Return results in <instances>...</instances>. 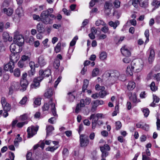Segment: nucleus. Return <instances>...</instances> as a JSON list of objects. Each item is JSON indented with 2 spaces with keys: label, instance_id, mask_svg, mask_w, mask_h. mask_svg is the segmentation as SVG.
Returning a JSON list of instances; mask_svg holds the SVG:
<instances>
[{
  "label": "nucleus",
  "instance_id": "a18cd8bd",
  "mask_svg": "<svg viewBox=\"0 0 160 160\" xmlns=\"http://www.w3.org/2000/svg\"><path fill=\"white\" fill-rule=\"evenodd\" d=\"M22 140V138H16L14 141V144L16 146H18L19 142H21Z\"/></svg>",
  "mask_w": 160,
  "mask_h": 160
},
{
  "label": "nucleus",
  "instance_id": "13d9d810",
  "mask_svg": "<svg viewBox=\"0 0 160 160\" xmlns=\"http://www.w3.org/2000/svg\"><path fill=\"white\" fill-rule=\"evenodd\" d=\"M131 99L133 102H135L137 101V96L135 93H133L131 95Z\"/></svg>",
  "mask_w": 160,
  "mask_h": 160
},
{
  "label": "nucleus",
  "instance_id": "39448f33",
  "mask_svg": "<svg viewBox=\"0 0 160 160\" xmlns=\"http://www.w3.org/2000/svg\"><path fill=\"white\" fill-rule=\"evenodd\" d=\"M38 128L39 127L38 126L36 127L33 126H31L28 127L27 129L28 138H30L36 135L38 130Z\"/></svg>",
  "mask_w": 160,
  "mask_h": 160
},
{
  "label": "nucleus",
  "instance_id": "dca6fc26",
  "mask_svg": "<svg viewBox=\"0 0 160 160\" xmlns=\"http://www.w3.org/2000/svg\"><path fill=\"white\" fill-rule=\"evenodd\" d=\"M37 29L39 33H43L45 31V26L42 23H39L37 24Z\"/></svg>",
  "mask_w": 160,
  "mask_h": 160
},
{
  "label": "nucleus",
  "instance_id": "e433bc0d",
  "mask_svg": "<svg viewBox=\"0 0 160 160\" xmlns=\"http://www.w3.org/2000/svg\"><path fill=\"white\" fill-rule=\"evenodd\" d=\"M99 72V70L98 68H96L93 69L92 72V75L93 77L96 76Z\"/></svg>",
  "mask_w": 160,
  "mask_h": 160
},
{
  "label": "nucleus",
  "instance_id": "3c124183",
  "mask_svg": "<svg viewBox=\"0 0 160 160\" xmlns=\"http://www.w3.org/2000/svg\"><path fill=\"white\" fill-rule=\"evenodd\" d=\"M142 112L145 117H147L148 116L149 113V111L148 109L146 108L143 109Z\"/></svg>",
  "mask_w": 160,
  "mask_h": 160
},
{
  "label": "nucleus",
  "instance_id": "aec40b11",
  "mask_svg": "<svg viewBox=\"0 0 160 160\" xmlns=\"http://www.w3.org/2000/svg\"><path fill=\"white\" fill-rule=\"evenodd\" d=\"M105 88L102 86L101 89V91L99 93V95L101 98H104L106 95L108 94V93L106 91L104 90Z\"/></svg>",
  "mask_w": 160,
  "mask_h": 160
},
{
  "label": "nucleus",
  "instance_id": "f3484780",
  "mask_svg": "<svg viewBox=\"0 0 160 160\" xmlns=\"http://www.w3.org/2000/svg\"><path fill=\"white\" fill-rule=\"evenodd\" d=\"M3 38L5 42L9 41L11 42L12 40V37L9 36V34L7 32H5L2 34Z\"/></svg>",
  "mask_w": 160,
  "mask_h": 160
},
{
  "label": "nucleus",
  "instance_id": "473e14b6",
  "mask_svg": "<svg viewBox=\"0 0 160 160\" xmlns=\"http://www.w3.org/2000/svg\"><path fill=\"white\" fill-rule=\"evenodd\" d=\"M2 107L4 111H9L11 109V105L8 103H6L3 106H2Z\"/></svg>",
  "mask_w": 160,
  "mask_h": 160
},
{
  "label": "nucleus",
  "instance_id": "58836bf2",
  "mask_svg": "<svg viewBox=\"0 0 160 160\" xmlns=\"http://www.w3.org/2000/svg\"><path fill=\"white\" fill-rule=\"evenodd\" d=\"M107 57V54L105 52H102L100 55L99 58L101 60L105 59Z\"/></svg>",
  "mask_w": 160,
  "mask_h": 160
},
{
  "label": "nucleus",
  "instance_id": "c85d7f7f",
  "mask_svg": "<svg viewBox=\"0 0 160 160\" xmlns=\"http://www.w3.org/2000/svg\"><path fill=\"white\" fill-rule=\"evenodd\" d=\"M92 107L91 108V111L94 112L96 109L99 106L98 100H96L93 101L91 103Z\"/></svg>",
  "mask_w": 160,
  "mask_h": 160
},
{
  "label": "nucleus",
  "instance_id": "49530a36",
  "mask_svg": "<svg viewBox=\"0 0 160 160\" xmlns=\"http://www.w3.org/2000/svg\"><path fill=\"white\" fill-rule=\"evenodd\" d=\"M61 44L60 42H58L55 47L54 50L56 53L59 52L61 50Z\"/></svg>",
  "mask_w": 160,
  "mask_h": 160
},
{
  "label": "nucleus",
  "instance_id": "0eeeda50",
  "mask_svg": "<svg viewBox=\"0 0 160 160\" xmlns=\"http://www.w3.org/2000/svg\"><path fill=\"white\" fill-rule=\"evenodd\" d=\"M19 45L15 43H12L10 46V49L12 53H18L22 51L21 47Z\"/></svg>",
  "mask_w": 160,
  "mask_h": 160
},
{
  "label": "nucleus",
  "instance_id": "ddd939ff",
  "mask_svg": "<svg viewBox=\"0 0 160 160\" xmlns=\"http://www.w3.org/2000/svg\"><path fill=\"white\" fill-rule=\"evenodd\" d=\"M51 71L50 69H48L43 71L42 70H40L39 71V76H42L43 78L44 77H48L51 74Z\"/></svg>",
  "mask_w": 160,
  "mask_h": 160
},
{
  "label": "nucleus",
  "instance_id": "de8ad7c7",
  "mask_svg": "<svg viewBox=\"0 0 160 160\" xmlns=\"http://www.w3.org/2000/svg\"><path fill=\"white\" fill-rule=\"evenodd\" d=\"M78 39V36H75L72 40V41L70 43V46H74L75 44L76 41Z\"/></svg>",
  "mask_w": 160,
  "mask_h": 160
},
{
  "label": "nucleus",
  "instance_id": "f03ea898",
  "mask_svg": "<svg viewBox=\"0 0 160 160\" xmlns=\"http://www.w3.org/2000/svg\"><path fill=\"white\" fill-rule=\"evenodd\" d=\"M143 67V65L142 63L133 61L131 62L130 66H128L127 67L126 72L128 74L131 76L133 74L132 71L134 69L136 72H139L142 70Z\"/></svg>",
  "mask_w": 160,
  "mask_h": 160
},
{
  "label": "nucleus",
  "instance_id": "052dcab7",
  "mask_svg": "<svg viewBox=\"0 0 160 160\" xmlns=\"http://www.w3.org/2000/svg\"><path fill=\"white\" fill-rule=\"evenodd\" d=\"M34 103L36 105H40L41 104V98H36L34 101Z\"/></svg>",
  "mask_w": 160,
  "mask_h": 160
},
{
  "label": "nucleus",
  "instance_id": "7ed1b4c3",
  "mask_svg": "<svg viewBox=\"0 0 160 160\" xmlns=\"http://www.w3.org/2000/svg\"><path fill=\"white\" fill-rule=\"evenodd\" d=\"M104 75L106 77L108 78V80L111 82L112 84L119 79V73L118 71H114L106 72Z\"/></svg>",
  "mask_w": 160,
  "mask_h": 160
},
{
  "label": "nucleus",
  "instance_id": "9b49d317",
  "mask_svg": "<svg viewBox=\"0 0 160 160\" xmlns=\"http://www.w3.org/2000/svg\"><path fill=\"white\" fill-rule=\"evenodd\" d=\"M1 12L8 17L12 16L13 12V10L11 8H4L1 9Z\"/></svg>",
  "mask_w": 160,
  "mask_h": 160
},
{
  "label": "nucleus",
  "instance_id": "0e129e2a",
  "mask_svg": "<svg viewBox=\"0 0 160 160\" xmlns=\"http://www.w3.org/2000/svg\"><path fill=\"white\" fill-rule=\"evenodd\" d=\"M78 104L80 106V107H84L85 105L84 100L83 99L81 100L80 103Z\"/></svg>",
  "mask_w": 160,
  "mask_h": 160
},
{
  "label": "nucleus",
  "instance_id": "f8f14e48",
  "mask_svg": "<svg viewBox=\"0 0 160 160\" xmlns=\"http://www.w3.org/2000/svg\"><path fill=\"white\" fill-rule=\"evenodd\" d=\"M14 68V64L13 62H9L5 65L4 69L6 71H9L10 73L13 72V69Z\"/></svg>",
  "mask_w": 160,
  "mask_h": 160
},
{
  "label": "nucleus",
  "instance_id": "a878e982",
  "mask_svg": "<svg viewBox=\"0 0 160 160\" xmlns=\"http://www.w3.org/2000/svg\"><path fill=\"white\" fill-rule=\"evenodd\" d=\"M135 86V83L134 82L130 81L129 82L127 87L128 90H132L134 88Z\"/></svg>",
  "mask_w": 160,
  "mask_h": 160
},
{
  "label": "nucleus",
  "instance_id": "79ce46f5",
  "mask_svg": "<svg viewBox=\"0 0 160 160\" xmlns=\"http://www.w3.org/2000/svg\"><path fill=\"white\" fill-rule=\"evenodd\" d=\"M58 148V146H53L50 147H48L46 148V150L47 151H50L51 152H53L55 150L57 149Z\"/></svg>",
  "mask_w": 160,
  "mask_h": 160
},
{
  "label": "nucleus",
  "instance_id": "72a5a7b5",
  "mask_svg": "<svg viewBox=\"0 0 160 160\" xmlns=\"http://www.w3.org/2000/svg\"><path fill=\"white\" fill-rule=\"evenodd\" d=\"M89 84V81L87 79H85L83 82V85L82 87V91L84 92L87 89Z\"/></svg>",
  "mask_w": 160,
  "mask_h": 160
},
{
  "label": "nucleus",
  "instance_id": "c9c22d12",
  "mask_svg": "<svg viewBox=\"0 0 160 160\" xmlns=\"http://www.w3.org/2000/svg\"><path fill=\"white\" fill-rule=\"evenodd\" d=\"M13 75L15 77H18L20 75V70L18 68H16L13 71Z\"/></svg>",
  "mask_w": 160,
  "mask_h": 160
},
{
  "label": "nucleus",
  "instance_id": "603ef678",
  "mask_svg": "<svg viewBox=\"0 0 160 160\" xmlns=\"http://www.w3.org/2000/svg\"><path fill=\"white\" fill-rule=\"evenodd\" d=\"M116 129L117 130L119 129L122 127V124L120 121H118L115 123Z\"/></svg>",
  "mask_w": 160,
  "mask_h": 160
},
{
  "label": "nucleus",
  "instance_id": "393cba45",
  "mask_svg": "<svg viewBox=\"0 0 160 160\" xmlns=\"http://www.w3.org/2000/svg\"><path fill=\"white\" fill-rule=\"evenodd\" d=\"M11 86L13 88L15 91H17L20 88L19 83L18 82H13Z\"/></svg>",
  "mask_w": 160,
  "mask_h": 160
},
{
  "label": "nucleus",
  "instance_id": "6ab92c4d",
  "mask_svg": "<svg viewBox=\"0 0 160 160\" xmlns=\"http://www.w3.org/2000/svg\"><path fill=\"white\" fill-rule=\"evenodd\" d=\"M155 52L153 49H152L150 51V55L148 58V62L151 63L153 61L154 58Z\"/></svg>",
  "mask_w": 160,
  "mask_h": 160
},
{
  "label": "nucleus",
  "instance_id": "5fc2aeb1",
  "mask_svg": "<svg viewBox=\"0 0 160 160\" xmlns=\"http://www.w3.org/2000/svg\"><path fill=\"white\" fill-rule=\"evenodd\" d=\"M27 122H18L16 126L18 128H21L24 125L27 124Z\"/></svg>",
  "mask_w": 160,
  "mask_h": 160
},
{
  "label": "nucleus",
  "instance_id": "7c9ffc66",
  "mask_svg": "<svg viewBox=\"0 0 160 160\" xmlns=\"http://www.w3.org/2000/svg\"><path fill=\"white\" fill-rule=\"evenodd\" d=\"M153 102L151 104V106L152 107H155V103H158L159 101V98L156 95H153Z\"/></svg>",
  "mask_w": 160,
  "mask_h": 160
},
{
  "label": "nucleus",
  "instance_id": "864d4df0",
  "mask_svg": "<svg viewBox=\"0 0 160 160\" xmlns=\"http://www.w3.org/2000/svg\"><path fill=\"white\" fill-rule=\"evenodd\" d=\"M139 0H133L132 2V4L136 8H137L138 7V3H139Z\"/></svg>",
  "mask_w": 160,
  "mask_h": 160
},
{
  "label": "nucleus",
  "instance_id": "4d7b16f0",
  "mask_svg": "<svg viewBox=\"0 0 160 160\" xmlns=\"http://www.w3.org/2000/svg\"><path fill=\"white\" fill-rule=\"evenodd\" d=\"M125 57L123 58L122 61L123 62L125 63H128L131 61V59L128 57Z\"/></svg>",
  "mask_w": 160,
  "mask_h": 160
},
{
  "label": "nucleus",
  "instance_id": "a19ab883",
  "mask_svg": "<svg viewBox=\"0 0 160 160\" xmlns=\"http://www.w3.org/2000/svg\"><path fill=\"white\" fill-rule=\"evenodd\" d=\"M103 149V150L106 151H109L110 150V148L108 144H106L104 145L103 146H101L100 147V149Z\"/></svg>",
  "mask_w": 160,
  "mask_h": 160
},
{
  "label": "nucleus",
  "instance_id": "c756f323",
  "mask_svg": "<svg viewBox=\"0 0 160 160\" xmlns=\"http://www.w3.org/2000/svg\"><path fill=\"white\" fill-rule=\"evenodd\" d=\"M152 5L154 7V9L158 8L160 6V0L158 1L157 0H153Z\"/></svg>",
  "mask_w": 160,
  "mask_h": 160
},
{
  "label": "nucleus",
  "instance_id": "2eb2a0df",
  "mask_svg": "<svg viewBox=\"0 0 160 160\" xmlns=\"http://www.w3.org/2000/svg\"><path fill=\"white\" fill-rule=\"evenodd\" d=\"M121 51L122 54L125 56L129 57L131 55L130 52L127 48L125 46L121 48Z\"/></svg>",
  "mask_w": 160,
  "mask_h": 160
},
{
  "label": "nucleus",
  "instance_id": "b1692460",
  "mask_svg": "<svg viewBox=\"0 0 160 160\" xmlns=\"http://www.w3.org/2000/svg\"><path fill=\"white\" fill-rule=\"evenodd\" d=\"M53 92L52 88H49L48 89L44 94V96L45 97L49 98L52 96Z\"/></svg>",
  "mask_w": 160,
  "mask_h": 160
},
{
  "label": "nucleus",
  "instance_id": "1a4fd4ad",
  "mask_svg": "<svg viewBox=\"0 0 160 160\" xmlns=\"http://www.w3.org/2000/svg\"><path fill=\"white\" fill-rule=\"evenodd\" d=\"M43 79L42 76H39L35 78L33 80V82L31 85V88L35 89L38 87L40 84V82Z\"/></svg>",
  "mask_w": 160,
  "mask_h": 160
},
{
  "label": "nucleus",
  "instance_id": "9d476101",
  "mask_svg": "<svg viewBox=\"0 0 160 160\" xmlns=\"http://www.w3.org/2000/svg\"><path fill=\"white\" fill-rule=\"evenodd\" d=\"M113 8L112 1L106 2L104 5L105 12L106 14L109 15L111 12L112 9Z\"/></svg>",
  "mask_w": 160,
  "mask_h": 160
},
{
  "label": "nucleus",
  "instance_id": "a211bd4d",
  "mask_svg": "<svg viewBox=\"0 0 160 160\" xmlns=\"http://www.w3.org/2000/svg\"><path fill=\"white\" fill-rule=\"evenodd\" d=\"M16 53H12L10 56V62H13V64L16 62L19 58V57L17 56V54Z\"/></svg>",
  "mask_w": 160,
  "mask_h": 160
},
{
  "label": "nucleus",
  "instance_id": "20e7f679",
  "mask_svg": "<svg viewBox=\"0 0 160 160\" xmlns=\"http://www.w3.org/2000/svg\"><path fill=\"white\" fill-rule=\"evenodd\" d=\"M52 99H51L49 102V103H50L51 106V110L53 115L55 117H51L48 119V122L51 124H53L54 122L56 119V118L58 117V115L57 114L56 110L55 107V103H53L52 102Z\"/></svg>",
  "mask_w": 160,
  "mask_h": 160
},
{
  "label": "nucleus",
  "instance_id": "e2e57ef3",
  "mask_svg": "<svg viewBox=\"0 0 160 160\" xmlns=\"http://www.w3.org/2000/svg\"><path fill=\"white\" fill-rule=\"evenodd\" d=\"M18 66L20 68H22L24 66V62L22 60H20L18 62Z\"/></svg>",
  "mask_w": 160,
  "mask_h": 160
},
{
  "label": "nucleus",
  "instance_id": "6e6d98bb",
  "mask_svg": "<svg viewBox=\"0 0 160 160\" xmlns=\"http://www.w3.org/2000/svg\"><path fill=\"white\" fill-rule=\"evenodd\" d=\"M90 120L92 119V122L97 123V122L98 120V118H97L95 116L92 117V115H91L90 118Z\"/></svg>",
  "mask_w": 160,
  "mask_h": 160
},
{
  "label": "nucleus",
  "instance_id": "ea45409f",
  "mask_svg": "<svg viewBox=\"0 0 160 160\" xmlns=\"http://www.w3.org/2000/svg\"><path fill=\"white\" fill-rule=\"evenodd\" d=\"M54 129V128L52 126L49 125L47 127V135H48L49 133Z\"/></svg>",
  "mask_w": 160,
  "mask_h": 160
},
{
  "label": "nucleus",
  "instance_id": "6e6552de",
  "mask_svg": "<svg viewBox=\"0 0 160 160\" xmlns=\"http://www.w3.org/2000/svg\"><path fill=\"white\" fill-rule=\"evenodd\" d=\"M13 39L14 42L20 46H22L24 41L23 37L21 35H15Z\"/></svg>",
  "mask_w": 160,
  "mask_h": 160
},
{
  "label": "nucleus",
  "instance_id": "774afa93",
  "mask_svg": "<svg viewBox=\"0 0 160 160\" xmlns=\"http://www.w3.org/2000/svg\"><path fill=\"white\" fill-rule=\"evenodd\" d=\"M85 103L86 105H89L91 102V99L89 98H87L85 99Z\"/></svg>",
  "mask_w": 160,
  "mask_h": 160
},
{
  "label": "nucleus",
  "instance_id": "37998d69",
  "mask_svg": "<svg viewBox=\"0 0 160 160\" xmlns=\"http://www.w3.org/2000/svg\"><path fill=\"white\" fill-rule=\"evenodd\" d=\"M144 35L146 38L145 43H147L149 41V31L148 30H146L144 32Z\"/></svg>",
  "mask_w": 160,
  "mask_h": 160
},
{
  "label": "nucleus",
  "instance_id": "680f3d73",
  "mask_svg": "<svg viewBox=\"0 0 160 160\" xmlns=\"http://www.w3.org/2000/svg\"><path fill=\"white\" fill-rule=\"evenodd\" d=\"M115 7L116 8H119L120 6V2L118 0H115L113 2Z\"/></svg>",
  "mask_w": 160,
  "mask_h": 160
},
{
  "label": "nucleus",
  "instance_id": "338daca9",
  "mask_svg": "<svg viewBox=\"0 0 160 160\" xmlns=\"http://www.w3.org/2000/svg\"><path fill=\"white\" fill-rule=\"evenodd\" d=\"M62 11L67 16L69 15L71 13V11L70 10H68L66 8H63L62 9Z\"/></svg>",
  "mask_w": 160,
  "mask_h": 160
},
{
  "label": "nucleus",
  "instance_id": "5701e85b",
  "mask_svg": "<svg viewBox=\"0 0 160 160\" xmlns=\"http://www.w3.org/2000/svg\"><path fill=\"white\" fill-rule=\"evenodd\" d=\"M28 84L27 80H21L20 85L23 91L26 90Z\"/></svg>",
  "mask_w": 160,
  "mask_h": 160
},
{
  "label": "nucleus",
  "instance_id": "cd10ccee",
  "mask_svg": "<svg viewBox=\"0 0 160 160\" xmlns=\"http://www.w3.org/2000/svg\"><path fill=\"white\" fill-rule=\"evenodd\" d=\"M11 1V0H4L1 6V9L8 7Z\"/></svg>",
  "mask_w": 160,
  "mask_h": 160
},
{
  "label": "nucleus",
  "instance_id": "69168bd1",
  "mask_svg": "<svg viewBox=\"0 0 160 160\" xmlns=\"http://www.w3.org/2000/svg\"><path fill=\"white\" fill-rule=\"evenodd\" d=\"M75 98V97L71 93H69V99L70 102H72Z\"/></svg>",
  "mask_w": 160,
  "mask_h": 160
},
{
  "label": "nucleus",
  "instance_id": "c03bdc74",
  "mask_svg": "<svg viewBox=\"0 0 160 160\" xmlns=\"http://www.w3.org/2000/svg\"><path fill=\"white\" fill-rule=\"evenodd\" d=\"M95 24L97 26H99L101 25L103 26H105L106 25L104 22L101 20H98L96 21Z\"/></svg>",
  "mask_w": 160,
  "mask_h": 160
},
{
  "label": "nucleus",
  "instance_id": "4c0bfd02",
  "mask_svg": "<svg viewBox=\"0 0 160 160\" xmlns=\"http://www.w3.org/2000/svg\"><path fill=\"white\" fill-rule=\"evenodd\" d=\"M60 61L58 59H55L53 63V66L54 68L56 69H57L60 66Z\"/></svg>",
  "mask_w": 160,
  "mask_h": 160
},
{
  "label": "nucleus",
  "instance_id": "423d86ee",
  "mask_svg": "<svg viewBox=\"0 0 160 160\" xmlns=\"http://www.w3.org/2000/svg\"><path fill=\"white\" fill-rule=\"evenodd\" d=\"M80 144L82 147H86L89 144V140L87 136L81 134L80 136Z\"/></svg>",
  "mask_w": 160,
  "mask_h": 160
},
{
  "label": "nucleus",
  "instance_id": "bb28decb",
  "mask_svg": "<svg viewBox=\"0 0 160 160\" xmlns=\"http://www.w3.org/2000/svg\"><path fill=\"white\" fill-rule=\"evenodd\" d=\"M119 22L118 20L114 22L111 21L108 23L109 25L111 27H113L114 29H116V27L119 25Z\"/></svg>",
  "mask_w": 160,
  "mask_h": 160
},
{
  "label": "nucleus",
  "instance_id": "f257e3e1",
  "mask_svg": "<svg viewBox=\"0 0 160 160\" xmlns=\"http://www.w3.org/2000/svg\"><path fill=\"white\" fill-rule=\"evenodd\" d=\"M53 11V9L50 8L47 10L44 11L42 12L41 15V20L44 24H47L52 22V20L50 18L49 16L52 18H55L56 17L54 15L50 14Z\"/></svg>",
  "mask_w": 160,
  "mask_h": 160
},
{
  "label": "nucleus",
  "instance_id": "bf43d9fd",
  "mask_svg": "<svg viewBox=\"0 0 160 160\" xmlns=\"http://www.w3.org/2000/svg\"><path fill=\"white\" fill-rule=\"evenodd\" d=\"M154 79L156 80L157 81H160V73H157V74H154L153 75Z\"/></svg>",
  "mask_w": 160,
  "mask_h": 160
},
{
  "label": "nucleus",
  "instance_id": "4468645a",
  "mask_svg": "<svg viewBox=\"0 0 160 160\" xmlns=\"http://www.w3.org/2000/svg\"><path fill=\"white\" fill-rule=\"evenodd\" d=\"M38 63L40 67H42L47 64V61L44 57L42 55H41L38 58Z\"/></svg>",
  "mask_w": 160,
  "mask_h": 160
},
{
  "label": "nucleus",
  "instance_id": "f704fd0d",
  "mask_svg": "<svg viewBox=\"0 0 160 160\" xmlns=\"http://www.w3.org/2000/svg\"><path fill=\"white\" fill-rule=\"evenodd\" d=\"M150 87L151 90L153 92H155L158 89V88L156 86L155 83L154 82H152L150 84Z\"/></svg>",
  "mask_w": 160,
  "mask_h": 160
},
{
  "label": "nucleus",
  "instance_id": "09e8293b",
  "mask_svg": "<svg viewBox=\"0 0 160 160\" xmlns=\"http://www.w3.org/2000/svg\"><path fill=\"white\" fill-rule=\"evenodd\" d=\"M28 98L26 96L23 97L19 102V103L21 105L25 104L27 101Z\"/></svg>",
  "mask_w": 160,
  "mask_h": 160
},
{
  "label": "nucleus",
  "instance_id": "4be33fe9",
  "mask_svg": "<svg viewBox=\"0 0 160 160\" xmlns=\"http://www.w3.org/2000/svg\"><path fill=\"white\" fill-rule=\"evenodd\" d=\"M139 5L142 8H146L148 5V0H139Z\"/></svg>",
  "mask_w": 160,
  "mask_h": 160
},
{
  "label": "nucleus",
  "instance_id": "8fccbe9b",
  "mask_svg": "<svg viewBox=\"0 0 160 160\" xmlns=\"http://www.w3.org/2000/svg\"><path fill=\"white\" fill-rule=\"evenodd\" d=\"M102 149V148L101 150H100L102 152V158H105L108 155V152L107 151L103 150Z\"/></svg>",
  "mask_w": 160,
  "mask_h": 160
},
{
  "label": "nucleus",
  "instance_id": "2f4dec72",
  "mask_svg": "<svg viewBox=\"0 0 160 160\" xmlns=\"http://www.w3.org/2000/svg\"><path fill=\"white\" fill-rule=\"evenodd\" d=\"M51 99H52V103L53 99L52 98H51V99L48 102V103H44V105L42 106V110L43 111H47V110H48V109L49 108V105H50V106H51V104L49 102L50 101V100ZM53 103H54L53 102Z\"/></svg>",
  "mask_w": 160,
  "mask_h": 160
},
{
  "label": "nucleus",
  "instance_id": "412c9836",
  "mask_svg": "<svg viewBox=\"0 0 160 160\" xmlns=\"http://www.w3.org/2000/svg\"><path fill=\"white\" fill-rule=\"evenodd\" d=\"M16 13L20 17L23 16L24 12L22 7H19L16 10Z\"/></svg>",
  "mask_w": 160,
  "mask_h": 160
}]
</instances>
